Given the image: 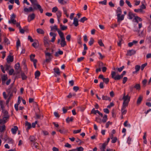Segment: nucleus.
<instances>
[{"label": "nucleus", "mask_w": 151, "mask_h": 151, "mask_svg": "<svg viewBox=\"0 0 151 151\" xmlns=\"http://www.w3.org/2000/svg\"><path fill=\"white\" fill-rule=\"evenodd\" d=\"M1 79L2 81V84H3L4 83L5 81L7 79V75L2 76L1 77Z\"/></svg>", "instance_id": "nucleus-22"}, {"label": "nucleus", "mask_w": 151, "mask_h": 151, "mask_svg": "<svg viewBox=\"0 0 151 151\" xmlns=\"http://www.w3.org/2000/svg\"><path fill=\"white\" fill-rule=\"evenodd\" d=\"M54 72V76L57 77V76L60 75V71L59 68H55L53 69Z\"/></svg>", "instance_id": "nucleus-9"}, {"label": "nucleus", "mask_w": 151, "mask_h": 151, "mask_svg": "<svg viewBox=\"0 0 151 151\" xmlns=\"http://www.w3.org/2000/svg\"><path fill=\"white\" fill-rule=\"evenodd\" d=\"M4 42L5 43H6L7 45L10 44V42L9 41V40L5 37H4Z\"/></svg>", "instance_id": "nucleus-47"}, {"label": "nucleus", "mask_w": 151, "mask_h": 151, "mask_svg": "<svg viewBox=\"0 0 151 151\" xmlns=\"http://www.w3.org/2000/svg\"><path fill=\"white\" fill-rule=\"evenodd\" d=\"M21 75L22 80H25L27 78V76L25 75L24 73L23 72H21Z\"/></svg>", "instance_id": "nucleus-28"}, {"label": "nucleus", "mask_w": 151, "mask_h": 151, "mask_svg": "<svg viewBox=\"0 0 151 151\" xmlns=\"http://www.w3.org/2000/svg\"><path fill=\"white\" fill-rule=\"evenodd\" d=\"M116 12L117 14H120L121 15L122 11L121 8L120 7H119L117 8V9L116 11Z\"/></svg>", "instance_id": "nucleus-39"}, {"label": "nucleus", "mask_w": 151, "mask_h": 151, "mask_svg": "<svg viewBox=\"0 0 151 151\" xmlns=\"http://www.w3.org/2000/svg\"><path fill=\"white\" fill-rule=\"evenodd\" d=\"M60 28L62 30H64L67 29V27L66 26H65L63 25L62 24L60 25Z\"/></svg>", "instance_id": "nucleus-36"}, {"label": "nucleus", "mask_w": 151, "mask_h": 151, "mask_svg": "<svg viewBox=\"0 0 151 151\" xmlns=\"http://www.w3.org/2000/svg\"><path fill=\"white\" fill-rule=\"evenodd\" d=\"M18 130V128L17 126H14V128L11 129V131L13 134H15L17 131Z\"/></svg>", "instance_id": "nucleus-18"}, {"label": "nucleus", "mask_w": 151, "mask_h": 151, "mask_svg": "<svg viewBox=\"0 0 151 151\" xmlns=\"http://www.w3.org/2000/svg\"><path fill=\"white\" fill-rule=\"evenodd\" d=\"M20 46V41L19 39H18L17 43H16V47L17 48H19V47Z\"/></svg>", "instance_id": "nucleus-54"}, {"label": "nucleus", "mask_w": 151, "mask_h": 151, "mask_svg": "<svg viewBox=\"0 0 151 151\" xmlns=\"http://www.w3.org/2000/svg\"><path fill=\"white\" fill-rule=\"evenodd\" d=\"M129 103L128 102L123 101L122 108H126V107L127 106Z\"/></svg>", "instance_id": "nucleus-32"}, {"label": "nucleus", "mask_w": 151, "mask_h": 151, "mask_svg": "<svg viewBox=\"0 0 151 151\" xmlns=\"http://www.w3.org/2000/svg\"><path fill=\"white\" fill-rule=\"evenodd\" d=\"M81 37L80 35L78 36V43L80 44H81L82 43L81 41Z\"/></svg>", "instance_id": "nucleus-48"}, {"label": "nucleus", "mask_w": 151, "mask_h": 151, "mask_svg": "<svg viewBox=\"0 0 151 151\" xmlns=\"http://www.w3.org/2000/svg\"><path fill=\"white\" fill-rule=\"evenodd\" d=\"M58 1L59 3L62 4H64L67 3L66 1H64V0H58Z\"/></svg>", "instance_id": "nucleus-58"}, {"label": "nucleus", "mask_w": 151, "mask_h": 151, "mask_svg": "<svg viewBox=\"0 0 151 151\" xmlns=\"http://www.w3.org/2000/svg\"><path fill=\"white\" fill-rule=\"evenodd\" d=\"M4 68H5V70H9V68H11L10 65H8L7 64H6L4 66Z\"/></svg>", "instance_id": "nucleus-50"}, {"label": "nucleus", "mask_w": 151, "mask_h": 151, "mask_svg": "<svg viewBox=\"0 0 151 151\" xmlns=\"http://www.w3.org/2000/svg\"><path fill=\"white\" fill-rule=\"evenodd\" d=\"M5 129V126L4 125L2 126H0V132H3Z\"/></svg>", "instance_id": "nucleus-44"}, {"label": "nucleus", "mask_w": 151, "mask_h": 151, "mask_svg": "<svg viewBox=\"0 0 151 151\" xmlns=\"http://www.w3.org/2000/svg\"><path fill=\"white\" fill-rule=\"evenodd\" d=\"M103 83H105L106 84H107L109 82V79L108 78H104L103 80Z\"/></svg>", "instance_id": "nucleus-43"}, {"label": "nucleus", "mask_w": 151, "mask_h": 151, "mask_svg": "<svg viewBox=\"0 0 151 151\" xmlns=\"http://www.w3.org/2000/svg\"><path fill=\"white\" fill-rule=\"evenodd\" d=\"M121 15L120 14H117V22L120 23L121 21L123 20L124 18V15L122 14L121 16Z\"/></svg>", "instance_id": "nucleus-11"}, {"label": "nucleus", "mask_w": 151, "mask_h": 151, "mask_svg": "<svg viewBox=\"0 0 151 151\" xmlns=\"http://www.w3.org/2000/svg\"><path fill=\"white\" fill-rule=\"evenodd\" d=\"M146 6L145 5L143 4H142L140 6V9L141 10H142L143 9H146Z\"/></svg>", "instance_id": "nucleus-62"}, {"label": "nucleus", "mask_w": 151, "mask_h": 151, "mask_svg": "<svg viewBox=\"0 0 151 151\" xmlns=\"http://www.w3.org/2000/svg\"><path fill=\"white\" fill-rule=\"evenodd\" d=\"M6 60L8 63H9L10 62H12L14 60L13 56L10 55H9L6 59Z\"/></svg>", "instance_id": "nucleus-14"}, {"label": "nucleus", "mask_w": 151, "mask_h": 151, "mask_svg": "<svg viewBox=\"0 0 151 151\" xmlns=\"http://www.w3.org/2000/svg\"><path fill=\"white\" fill-rule=\"evenodd\" d=\"M107 119V116L106 114H105L103 117L101 122L102 121L103 123H105L106 122Z\"/></svg>", "instance_id": "nucleus-30"}, {"label": "nucleus", "mask_w": 151, "mask_h": 151, "mask_svg": "<svg viewBox=\"0 0 151 151\" xmlns=\"http://www.w3.org/2000/svg\"><path fill=\"white\" fill-rule=\"evenodd\" d=\"M134 11L135 12L138 13V12H143V10H142L140 9H135L134 10Z\"/></svg>", "instance_id": "nucleus-61"}, {"label": "nucleus", "mask_w": 151, "mask_h": 151, "mask_svg": "<svg viewBox=\"0 0 151 151\" xmlns=\"http://www.w3.org/2000/svg\"><path fill=\"white\" fill-rule=\"evenodd\" d=\"M134 86V87L137 90H139L140 89V86L139 84L137 83Z\"/></svg>", "instance_id": "nucleus-31"}, {"label": "nucleus", "mask_w": 151, "mask_h": 151, "mask_svg": "<svg viewBox=\"0 0 151 151\" xmlns=\"http://www.w3.org/2000/svg\"><path fill=\"white\" fill-rule=\"evenodd\" d=\"M98 111H99L98 110H95L94 108H93L91 110V114H96V113H98Z\"/></svg>", "instance_id": "nucleus-57"}, {"label": "nucleus", "mask_w": 151, "mask_h": 151, "mask_svg": "<svg viewBox=\"0 0 151 151\" xmlns=\"http://www.w3.org/2000/svg\"><path fill=\"white\" fill-rule=\"evenodd\" d=\"M116 73L115 71H112L111 73V77L112 78L114 79L115 80H119L123 77L121 76V75H116Z\"/></svg>", "instance_id": "nucleus-4"}, {"label": "nucleus", "mask_w": 151, "mask_h": 151, "mask_svg": "<svg viewBox=\"0 0 151 151\" xmlns=\"http://www.w3.org/2000/svg\"><path fill=\"white\" fill-rule=\"evenodd\" d=\"M78 22V19L76 17L74 18L73 19V24H74L75 26L77 27L78 25L79 24Z\"/></svg>", "instance_id": "nucleus-20"}, {"label": "nucleus", "mask_w": 151, "mask_h": 151, "mask_svg": "<svg viewBox=\"0 0 151 151\" xmlns=\"http://www.w3.org/2000/svg\"><path fill=\"white\" fill-rule=\"evenodd\" d=\"M25 125L27 127L26 129V130L27 132H28L29 130L31 128V124L29 123L27 121H26L25 123Z\"/></svg>", "instance_id": "nucleus-16"}, {"label": "nucleus", "mask_w": 151, "mask_h": 151, "mask_svg": "<svg viewBox=\"0 0 151 151\" xmlns=\"http://www.w3.org/2000/svg\"><path fill=\"white\" fill-rule=\"evenodd\" d=\"M73 120V117H71L70 118L68 117L66 119V121L67 123H69L70 122H72Z\"/></svg>", "instance_id": "nucleus-35"}, {"label": "nucleus", "mask_w": 151, "mask_h": 151, "mask_svg": "<svg viewBox=\"0 0 151 151\" xmlns=\"http://www.w3.org/2000/svg\"><path fill=\"white\" fill-rule=\"evenodd\" d=\"M44 45L45 47H48L49 46V42L50 41L48 39V38L47 36H45L44 38Z\"/></svg>", "instance_id": "nucleus-5"}, {"label": "nucleus", "mask_w": 151, "mask_h": 151, "mask_svg": "<svg viewBox=\"0 0 151 151\" xmlns=\"http://www.w3.org/2000/svg\"><path fill=\"white\" fill-rule=\"evenodd\" d=\"M50 36L52 37L51 40H50V41L52 42H54L55 41V39L56 34L55 33L52 32H50Z\"/></svg>", "instance_id": "nucleus-13"}, {"label": "nucleus", "mask_w": 151, "mask_h": 151, "mask_svg": "<svg viewBox=\"0 0 151 151\" xmlns=\"http://www.w3.org/2000/svg\"><path fill=\"white\" fill-rule=\"evenodd\" d=\"M135 14L132 13L131 12H129L128 14V16L129 17V19H132L133 18V17L134 18L136 16Z\"/></svg>", "instance_id": "nucleus-19"}, {"label": "nucleus", "mask_w": 151, "mask_h": 151, "mask_svg": "<svg viewBox=\"0 0 151 151\" xmlns=\"http://www.w3.org/2000/svg\"><path fill=\"white\" fill-rule=\"evenodd\" d=\"M87 19H88L87 18H86V17H84L80 19L79 21L82 23H84V21H85L87 20Z\"/></svg>", "instance_id": "nucleus-45"}, {"label": "nucleus", "mask_w": 151, "mask_h": 151, "mask_svg": "<svg viewBox=\"0 0 151 151\" xmlns=\"http://www.w3.org/2000/svg\"><path fill=\"white\" fill-rule=\"evenodd\" d=\"M75 149L76 150V151L77 150V151H83L84 150L83 148L81 146L77 147Z\"/></svg>", "instance_id": "nucleus-46"}, {"label": "nucleus", "mask_w": 151, "mask_h": 151, "mask_svg": "<svg viewBox=\"0 0 151 151\" xmlns=\"http://www.w3.org/2000/svg\"><path fill=\"white\" fill-rule=\"evenodd\" d=\"M98 43L99 45L101 46H104V45L102 42V40L100 39L98 40Z\"/></svg>", "instance_id": "nucleus-53"}, {"label": "nucleus", "mask_w": 151, "mask_h": 151, "mask_svg": "<svg viewBox=\"0 0 151 151\" xmlns=\"http://www.w3.org/2000/svg\"><path fill=\"white\" fill-rule=\"evenodd\" d=\"M35 17V14L33 13L31 14H29L28 17L27 21L29 22H30L31 21L33 20L34 19Z\"/></svg>", "instance_id": "nucleus-8"}, {"label": "nucleus", "mask_w": 151, "mask_h": 151, "mask_svg": "<svg viewBox=\"0 0 151 151\" xmlns=\"http://www.w3.org/2000/svg\"><path fill=\"white\" fill-rule=\"evenodd\" d=\"M147 63L142 64L141 66V70H144V69L145 68V67L147 65Z\"/></svg>", "instance_id": "nucleus-56"}, {"label": "nucleus", "mask_w": 151, "mask_h": 151, "mask_svg": "<svg viewBox=\"0 0 151 151\" xmlns=\"http://www.w3.org/2000/svg\"><path fill=\"white\" fill-rule=\"evenodd\" d=\"M58 32L59 35L60 37V39H63L65 38L64 37V35L63 33L59 29Z\"/></svg>", "instance_id": "nucleus-24"}, {"label": "nucleus", "mask_w": 151, "mask_h": 151, "mask_svg": "<svg viewBox=\"0 0 151 151\" xmlns=\"http://www.w3.org/2000/svg\"><path fill=\"white\" fill-rule=\"evenodd\" d=\"M29 139L30 141L32 142H35L36 140L35 137L33 136H30L29 138Z\"/></svg>", "instance_id": "nucleus-27"}, {"label": "nucleus", "mask_w": 151, "mask_h": 151, "mask_svg": "<svg viewBox=\"0 0 151 151\" xmlns=\"http://www.w3.org/2000/svg\"><path fill=\"white\" fill-rule=\"evenodd\" d=\"M56 15L57 16V17L58 19V23H60V21L59 20V19L60 18L61 16L62 15V12H61L60 10H58V12H57L56 13Z\"/></svg>", "instance_id": "nucleus-15"}, {"label": "nucleus", "mask_w": 151, "mask_h": 151, "mask_svg": "<svg viewBox=\"0 0 151 151\" xmlns=\"http://www.w3.org/2000/svg\"><path fill=\"white\" fill-rule=\"evenodd\" d=\"M136 51L134 50H128L126 54V55L131 56L136 53Z\"/></svg>", "instance_id": "nucleus-10"}, {"label": "nucleus", "mask_w": 151, "mask_h": 151, "mask_svg": "<svg viewBox=\"0 0 151 151\" xmlns=\"http://www.w3.org/2000/svg\"><path fill=\"white\" fill-rule=\"evenodd\" d=\"M102 100H108L109 101H111V99L110 98L106 96H104V95H103L102 96Z\"/></svg>", "instance_id": "nucleus-25"}, {"label": "nucleus", "mask_w": 151, "mask_h": 151, "mask_svg": "<svg viewBox=\"0 0 151 151\" xmlns=\"http://www.w3.org/2000/svg\"><path fill=\"white\" fill-rule=\"evenodd\" d=\"M16 15H15V14L14 13L12 14L10 17V20L9 21V23H10L11 22H12L13 20L14 19Z\"/></svg>", "instance_id": "nucleus-29"}, {"label": "nucleus", "mask_w": 151, "mask_h": 151, "mask_svg": "<svg viewBox=\"0 0 151 151\" xmlns=\"http://www.w3.org/2000/svg\"><path fill=\"white\" fill-rule=\"evenodd\" d=\"M36 31L38 33L40 34H44L45 33L44 31L40 28H38L37 29Z\"/></svg>", "instance_id": "nucleus-26"}, {"label": "nucleus", "mask_w": 151, "mask_h": 151, "mask_svg": "<svg viewBox=\"0 0 151 151\" xmlns=\"http://www.w3.org/2000/svg\"><path fill=\"white\" fill-rule=\"evenodd\" d=\"M125 2L128 5V6H129L131 8L132 7V5H131V3L129 1L127 0H126L125 1Z\"/></svg>", "instance_id": "nucleus-60"}, {"label": "nucleus", "mask_w": 151, "mask_h": 151, "mask_svg": "<svg viewBox=\"0 0 151 151\" xmlns=\"http://www.w3.org/2000/svg\"><path fill=\"white\" fill-rule=\"evenodd\" d=\"M29 1L32 4L33 7L32 6H30L28 8L25 7L23 9L24 12H34L35 10L39 9L41 13H43V9L42 8L41 6L38 4L37 0H29Z\"/></svg>", "instance_id": "nucleus-1"}, {"label": "nucleus", "mask_w": 151, "mask_h": 151, "mask_svg": "<svg viewBox=\"0 0 151 151\" xmlns=\"http://www.w3.org/2000/svg\"><path fill=\"white\" fill-rule=\"evenodd\" d=\"M40 75V71L37 70L35 73V78H36L37 77H39Z\"/></svg>", "instance_id": "nucleus-34"}, {"label": "nucleus", "mask_w": 151, "mask_h": 151, "mask_svg": "<svg viewBox=\"0 0 151 151\" xmlns=\"http://www.w3.org/2000/svg\"><path fill=\"white\" fill-rule=\"evenodd\" d=\"M36 118L37 119H40L41 117V114H38L37 113H35Z\"/></svg>", "instance_id": "nucleus-52"}, {"label": "nucleus", "mask_w": 151, "mask_h": 151, "mask_svg": "<svg viewBox=\"0 0 151 151\" xmlns=\"http://www.w3.org/2000/svg\"><path fill=\"white\" fill-rule=\"evenodd\" d=\"M35 56V55L34 54H32L30 55V60L33 62L34 60H37L36 59H34V58Z\"/></svg>", "instance_id": "nucleus-37"}, {"label": "nucleus", "mask_w": 151, "mask_h": 151, "mask_svg": "<svg viewBox=\"0 0 151 151\" xmlns=\"http://www.w3.org/2000/svg\"><path fill=\"white\" fill-rule=\"evenodd\" d=\"M124 68V66H122V67H121L119 68H117L118 71L119 72H121L123 70V69Z\"/></svg>", "instance_id": "nucleus-63"}, {"label": "nucleus", "mask_w": 151, "mask_h": 151, "mask_svg": "<svg viewBox=\"0 0 151 151\" xmlns=\"http://www.w3.org/2000/svg\"><path fill=\"white\" fill-rule=\"evenodd\" d=\"M143 97L141 96H140L138 98L137 101V105H139L141 103V101L142 100Z\"/></svg>", "instance_id": "nucleus-17"}, {"label": "nucleus", "mask_w": 151, "mask_h": 151, "mask_svg": "<svg viewBox=\"0 0 151 151\" xmlns=\"http://www.w3.org/2000/svg\"><path fill=\"white\" fill-rule=\"evenodd\" d=\"M140 66L139 65H135V69L136 70L134 71L133 72V74H135V73H137L139 71L140 69Z\"/></svg>", "instance_id": "nucleus-23"}, {"label": "nucleus", "mask_w": 151, "mask_h": 151, "mask_svg": "<svg viewBox=\"0 0 151 151\" xmlns=\"http://www.w3.org/2000/svg\"><path fill=\"white\" fill-rule=\"evenodd\" d=\"M6 119H4V117L2 119H0V124L5 123L6 122Z\"/></svg>", "instance_id": "nucleus-49"}, {"label": "nucleus", "mask_w": 151, "mask_h": 151, "mask_svg": "<svg viewBox=\"0 0 151 151\" xmlns=\"http://www.w3.org/2000/svg\"><path fill=\"white\" fill-rule=\"evenodd\" d=\"M58 131L60 132L61 133H64L65 132V129L63 128H62L61 129H60L58 130Z\"/></svg>", "instance_id": "nucleus-59"}, {"label": "nucleus", "mask_w": 151, "mask_h": 151, "mask_svg": "<svg viewBox=\"0 0 151 151\" xmlns=\"http://www.w3.org/2000/svg\"><path fill=\"white\" fill-rule=\"evenodd\" d=\"M2 112L3 114V116H4L3 117L4 118V119H6L7 120L9 118V116L8 114V111L4 109H3Z\"/></svg>", "instance_id": "nucleus-6"}, {"label": "nucleus", "mask_w": 151, "mask_h": 151, "mask_svg": "<svg viewBox=\"0 0 151 151\" xmlns=\"http://www.w3.org/2000/svg\"><path fill=\"white\" fill-rule=\"evenodd\" d=\"M14 83L11 84L9 86V88L6 90V91L8 94H9L11 92L13 93H16L17 91V89L16 87H13Z\"/></svg>", "instance_id": "nucleus-2"}, {"label": "nucleus", "mask_w": 151, "mask_h": 151, "mask_svg": "<svg viewBox=\"0 0 151 151\" xmlns=\"http://www.w3.org/2000/svg\"><path fill=\"white\" fill-rule=\"evenodd\" d=\"M66 39L68 42H70V40L71 35H68L66 37Z\"/></svg>", "instance_id": "nucleus-64"}, {"label": "nucleus", "mask_w": 151, "mask_h": 151, "mask_svg": "<svg viewBox=\"0 0 151 151\" xmlns=\"http://www.w3.org/2000/svg\"><path fill=\"white\" fill-rule=\"evenodd\" d=\"M61 46L63 47L66 45V42L65 41V38L61 39V42L60 43Z\"/></svg>", "instance_id": "nucleus-12"}, {"label": "nucleus", "mask_w": 151, "mask_h": 151, "mask_svg": "<svg viewBox=\"0 0 151 151\" xmlns=\"http://www.w3.org/2000/svg\"><path fill=\"white\" fill-rule=\"evenodd\" d=\"M45 55L46 59L44 63L45 62L47 63H49L51 61L52 57V56L51 54L48 52H45Z\"/></svg>", "instance_id": "nucleus-3"}, {"label": "nucleus", "mask_w": 151, "mask_h": 151, "mask_svg": "<svg viewBox=\"0 0 151 151\" xmlns=\"http://www.w3.org/2000/svg\"><path fill=\"white\" fill-rule=\"evenodd\" d=\"M99 3V4L106 5V4L107 0H104L103 1H100Z\"/></svg>", "instance_id": "nucleus-51"}, {"label": "nucleus", "mask_w": 151, "mask_h": 151, "mask_svg": "<svg viewBox=\"0 0 151 151\" xmlns=\"http://www.w3.org/2000/svg\"><path fill=\"white\" fill-rule=\"evenodd\" d=\"M94 41V39L92 37L91 38L90 40L88 42L89 45L90 46L92 45Z\"/></svg>", "instance_id": "nucleus-40"}, {"label": "nucleus", "mask_w": 151, "mask_h": 151, "mask_svg": "<svg viewBox=\"0 0 151 151\" xmlns=\"http://www.w3.org/2000/svg\"><path fill=\"white\" fill-rule=\"evenodd\" d=\"M16 70H18L20 68V64L19 63H17L14 66Z\"/></svg>", "instance_id": "nucleus-42"}, {"label": "nucleus", "mask_w": 151, "mask_h": 151, "mask_svg": "<svg viewBox=\"0 0 151 151\" xmlns=\"http://www.w3.org/2000/svg\"><path fill=\"white\" fill-rule=\"evenodd\" d=\"M125 109L126 108H122L121 110V112H122V115H124L127 112V110H126Z\"/></svg>", "instance_id": "nucleus-38"}, {"label": "nucleus", "mask_w": 151, "mask_h": 151, "mask_svg": "<svg viewBox=\"0 0 151 151\" xmlns=\"http://www.w3.org/2000/svg\"><path fill=\"white\" fill-rule=\"evenodd\" d=\"M33 143H32L31 144V146L32 147H35V148H37L38 147V144L35 142Z\"/></svg>", "instance_id": "nucleus-33"}, {"label": "nucleus", "mask_w": 151, "mask_h": 151, "mask_svg": "<svg viewBox=\"0 0 151 151\" xmlns=\"http://www.w3.org/2000/svg\"><path fill=\"white\" fill-rule=\"evenodd\" d=\"M134 20H135V22L138 23L139 22V21H142V19L139 17L137 16L134 17V18L133 20V21H134Z\"/></svg>", "instance_id": "nucleus-21"}, {"label": "nucleus", "mask_w": 151, "mask_h": 151, "mask_svg": "<svg viewBox=\"0 0 151 151\" xmlns=\"http://www.w3.org/2000/svg\"><path fill=\"white\" fill-rule=\"evenodd\" d=\"M50 27L51 28V31H52L53 30L55 29L58 32L59 30V29L57 28V26L56 25H55L52 27Z\"/></svg>", "instance_id": "nucleus-41"}, {"label": "nucleus", "mask_w": 151, "mask_h": 151, "mask_svg": "<svg viewBox=\"0 0 151 151\" xmlns=\"http://www.w3.org/2000/svg\"><path fill=\"white\" fill-rule=\"evenodd\" d=\"M58 8L56 6H55V7H54L52 8V12H53L55 13L56 12H58Z\"/></svg>", "instance_id": "nucleus-55"}, {"label": "nucleus", "mask_w": 151, "mask_h": 151, "mask_svg": "<svg viewBox=\"0 0 151 151\" xmlns=\"http://www.w3.org/2000/svg\"><path fill=\"white\" fill-rule=\"evenodd\" d=\"M130 97L129 96V94H128L127 95H125V93H124L123 94V96L122 98V99L124 101L128 102H129L130 100Z\"/></svg>", "instance_id": "nucleus-7"}]
</instances>
